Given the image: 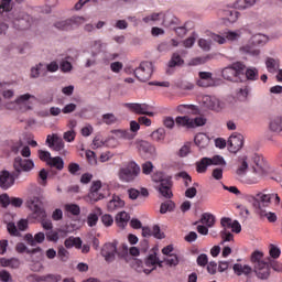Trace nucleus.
Returning <instances> with one entry per match:
<instances>
[{
    "instance_id": "nucleus-3",
    "label": "nucleus",
    "mask_w": 282,
    "mask_h": 282,
    "mask_svg": "<svg viewBox=\"0 0 282 282\" xmlns=\"http://www.w3.org/2000/svg\"><path fill=\"white\" fill-rule=\"evenodd\" d=\"M246 72V64L243 62H234L229 66L223 68L221 76L229 83H237Z\"/></svg>"
},
{
    "instance_id": "nucleus-38",
    "label": "nucleus",
    "mask_w": 282,
    "mask_h": 282,
    "mask_svg": "<svg viewBox=\"0 0 282 282\" xmlns=\"http://www.w3.org/2000/svg\"><path fill=\"white\" fill-rule=\"evenodd\" d=\"M240 166L237 169L236 173L241 176L246 175V171H248V156H242L239 159Z\"/></svg>"
},
{
    "instance_id": "nucleus-9",
    "label": "nucleus",
    "mask_w": 282,
    "mask_h": 282,
    "mask_svg": "<svg viewBox=\"0 0 282 282\" xmlns=\"http://www.w3.org/2000/svg\"><path fill=\"white\" fill-rule=\"evenodd\" d=\"M118 240L112 242H106L101 248V257H104L107 263H113L116 261V254L118 256Z\"/></svg>"
},
{
    "instance_id": "nucleus-62",
    "label": "nucleus",
    "mask_w": 282,
    "mask_h": 282,
    "mask_svg": "<svg viewBox=\"0 0 282 282\" xmlns=\"http://www.w3.org/2000/svg\"><path fill=\"white\" fill-rule=\"evenodd\" d=\"M79 171H80V165L78 163L68 164V172L70 173V175H78Z\"/></svg>"
},
{
    "instance_id": "nucleus-37",
    "label": "nucleus",
    "mask_w": 282,
    "mask_h": 282,
    "mask_svg": "<svg viewBox=\"0 0 282 282\" xmlns=\"http://www.w3.org/2000/svg\"><path fill=\"white\" fill-rule=\"evenodd\" d=\"M175 122L177 127H186L187 129H192V119L188 116L176 117Z\"/></svg>"
},
{
    "instance_id": "nucleus-29",
    "label": "nucleus",
    "mask_w": 282,
    "mask_h": 282,
    "mask_svg": "<svg viewBox=\"0 0 282 282\" xmlns=\"http://www.w3.org/2000/svg\"><path fill=\"white\" fill-rule=\"evenodd\" d=\"M243 76H246L247 80H259V69L254 67H246Z\"/></svg>"
},
{
    "instance_id": "nucleus-23",
    "label": "nucleus",
    "mask_w": 282,
    "mask_h": 282,
    "mask_svg": "<svg viewBox=\"0 0 282 282\" xmlns=\"http://www.w3.org/2000/svg\"><path fill=\"white\" fill-rule=\"evenodd\" d=\"M99 188H102V183L100 181L93 182L90 193L88 195L90 202H100V197H96V195H98Z\"/></svg>"
},
{
    "instance_id": "nucleus-8",
    "label": "nucleus",
    "mask_w": 282,
    "mask_h": 282,
    "mask_svg": "<svg viewBox=\"0 0 282 282\" xmlns=\"http://www.w3.org/2000/svg\"><path fill=\"white\" fill-rule=\"evenodd\" d=\"M132 72L138 80L147 83V80H150L151 76H153V63L142 62L140 66Z\"/></svg>"
},
{
    "instance_id": "nucleus-46",
    "label": "nucleus",
    "mask_w": 282,
    "mask_h": 282,
    "mask_svg": "<svg viewBox=\"0 0 282 282\" xmlns=\"http://www.w3.org/2000/svg\"><path fill=\"white\" fill-rule=\"evenodd\" d=\"M236 94L238 98H240V100H246V98H248V95L250 94V86L245 85L240 87Z\"/></svg>"
},
{
    "instance_id": "nucleus-64",
    "label": "nucleus",
    "mask_w": 282,
    "mask_h": 282,
    "mask_svg": "<svg viewBox=\"0 0 282 282\" xmlns=\"http://www.w3.org/2000/svg\"><path fill=\"white\" fill-rule=\"evenodd\" d=\"M59 68L62 72L67 73V72H72L73 66H72V63H69L67 61H63L59 64Z\"/></svg>"
},
{
    "instance_id": "nucleus-59",
    "label": "nucleus",
    "mask_w": 282,
    "mask_h": 282,
    "mask_svg": "<svg viewBox=\"0 0 282 282\" xmlns=\"http://www.w3.org/2000/svg\"><path fill=\"white\" fill-rule=\"evenodd\" d=\"M152 237H154L155 239H164L166 236L164 235V232H162L158 225H154L152 228Z\"/></svg>"
},
{
    "instance_id": "nucleus-49",
    "label": "nucleus",
    "mask_w": 282,
    "mask_h": 282,
    "mask_svg": "<svg viewBox=\"0 0 282 282\" xmlns=\"http://www.w3.org/2000/svg\"><path fill=\"white\" fill-rule=\"evenodd\" d=\"M102 122H105V124H116L118 117L113 113H105L102 115Z\"/></svg>"
},
{
    "instance_id": "nucleus-27",
    "label": "nucleus",
    "mask_w": 282,
    "mask_h": 282,
    "mask_svg": "<svg viewBox=\"0 0 282 282\" xmlns=\"http://www.w3.org/2000/svg\"><path fill=\"white\" fill-rule=\"evenodd\" d=\"M199 223L204 224L207 228H213L215 226V216L210 213H204Z\"/></svg>"
},
{
    "instance_id": "nucleus-14",
    "label": "nucleus",
    "mask_w": 282,
    "mask_h": 282,
    "mask_svg": "<svg viewBox=\"0 0 282 282\" xmlns=\"http://www.w3.org/2000/svg\"><path fill=\"white\" fill-rule=\"evenodd\" d=\"M204 105L207 107V109H210L212 111H221V109L226 108V104L221 100H219L216 97L206 96L204 98Z\"/></svg>"
},
{
    "instance_id": "nucleus-4",
    "label": "nucleus",
    "mask_w": 282,
    "mask_h": 282,
    "mask_svg": "<svg viewBox=\"0 0 282 282\" xmlns=\"http://www.w3.org/2000/svg\"><path fill=\"white\" fill-rule=\"evenodd\" d=\"M26 206L32 210L34 219H45V217H47V214L43 208L42 196H30L26 199Z\"/></svg>"
},
{
    "instance_id": "nucleus-1",
    "label": "nucleus",
    "mask_w": 282,
    "mask_h": 282,
    "mask_svg": "<svg viewBox=\"0 0 282 282\" xmlns=\"http://www.w3.org/2000/svg\"><path fill=\"white\" fill-rule=\"evenodd\" d=\"M250 261L256 276L261 281H268L270 279V263L263 260V252L259 250L253 251Z\"/></svg>"
},
{
    "instance_id": "nucleus-60",
    "label": "nucleus",
    "mask_w": 282,
    "mask_h": 282,
    "mask_svg": "<svg viewBox=\"0 0 282 282\" xmlns=\"http://www.w3.org/2000/svg\"><path fill=\"white\" fill-rule=\"evenodd\" d=\"M158 263V253H151L147 260H145V265H148V268H151V265H155Z\"/></svg>"
},
{
    "instance_id": "nucleus-15",
    "label": "nucleus",
    "mask_w": 282,
    "mask_h": 282,
    "mask_svg": "<svg viewBox=\"0 0 282 282\" xmlns=\"http://www.w3.org/2000/svg\"><path fill=\"white\" fill-rule=\"evenodd\" d=\"M46 144L50 149H53V151H63V149H65V142H63V139H61L58 134H48L46 138Z\"/></svg>"
},
{
    "instance_id": "nucleus-41",
    "label": "nucleus",
    "mask_w": 282,
    "mask_h": 282,
    "mask_svg": "<svg viewBox=\"0 0 282 282\" xmlns=\"http://www.w3.org/2000/svg\"><path fill=\"white\" fill-rule=\"evenodd\" d=\"M72 23H74V20L70 19V20H65V21H61V22H56L54 24V26L57 29V30H63V31H67V30H72Z\"/></svg>"
},
{
    "instance_id": "nucleus-42",
    "label": "nucleus",
    "mask_w": 282,
    "mask_h": 282,
    "mask_svg": "<svg viewBox=\"0 0 282 282\" xmlns=\"http://www.w3.org/2000/svg\"><path fill=\"white\" fill-rule=\"evenodd\" d=\"M207 162H209V166H226V160H224L220 155H215L212 159L208 158Z\"/></svg>"
},
{
    "instance_id": "nucleus-32",
    "label": "nucleus",
    "mask_w": 282,
    "mask_h": 282,
    "mask_svg": "<svg viewBox=\"0 0 282 282\" xmlns=\"http://www.w3.org/2000/svg\"><path fill=\"white\" fill-rule=\"evenodd\" d=\"M98 215H102V209L100 207H97V214L90 213L87 217V224L90 228H94L96 224H98Z\"/></svg>"
},
{
    "instance_id": "nucleus-48",
    "label": "nucleus",
    "mask_w": 282,
    "mask_h": 282,
    "mask_svg": "<svg viewBox=\"0 0 282 282\" xmlns=\"http://www.w3.org/2000/svg\"><path fill=\"white\" fill-rule=\"evenodd\" d=\"M65 210L70 213V215L78 216L80 215V206L76 204H67L65 205Z\"/></svg>"
},
{
    "instance_id": "nucleus-57",
    "label": "nucleus",
    "mask_w": 282,
    "mask_h": 282,
    "mask_svg": "<svg viewBox=\"0 0 282 282\" xmlns=\"http://www.w3.org/2000/svg\"><path fill=\"white\" fill-rule=\"evenodd\" d=\"M196 263L200 268H206V264L208 263V256L206 253H200L196 259Z\"/></svg>"
},
{
    "instance_id": "nucleus-56",
    "label": "nucleus",
    "mask_w": 282,
    "mask_h": 282,
    "mask_svg": "<svg viewBox=\"0 0 282 282\" xmlns=\"http://www.w3.org/2000/svg\"><path fill=\"white\" fill-rule=\"evenodd\" d=\"M269 268H272L274 272H282V264L279 261L272 260V258H268Z\"/></svg>"
},
{
    "instance_id": "nucleus-35",
    "label": "nucleus",
    "mask_w": 282,
    "mask_h": 282,
    "mask_svg": "<svg viewBox=\"0 0 282 282\" xmlns=\"http://www.w3.org/2000/svg\"><path fill=\"white\" fill-rule=\"evenodd\" d=\"M257 3V0H237L235 6L238 10H246V8H252Z\"/></svg>"
},
{
    "instance_id": "nucleus-34",
    "label": "nucleus",
    "mask_w": 282,
    "mask_h": 282,
    "mask_svg": "<svg viewBox=\"0 0 282 282\" xmlns=\"http://www.w3.org/2000/svg\"><path fill=\"white\" fill-rule=\"evenodd\" d=\"M183 64H184V59L182 58V56H180L178 53H173L167 66L169 67H182Z\"/></svg>"
},
{
    "instance_id": "nucleus-58",
    "label": "nucleus",
    "mask_w": 282,
    "mask_h": 282,
    "mask_svg": "<svg viewBox=\"0 0 282 282\" xmlns=\"http://www.w3.org/2000/svg\"><path fill=\"white\" fill-rule=\"evenodd\" d=\"M220 237L223 239L221 245L226 243V241H232V239H235V236L230 231H227L226 229L220 231Z\"/></svg>"
},
{
    "instance_id": "nucleus-24",
    "label": "nucleus",
    "mask_w": 282,
    "mask_h": 282,
    "mask_svg": "<svg viewBox=\"0 0 282 282\" xmlns=\"http://www.w3.org/2000/svg\"><path fill=\"white\" fill-rule=\"evenodd\" d=\"M269 129L273 133H282V116L272 119L269 123Z\"/></svg>"
},
{
    "instance_id": "nucleus-10",
    "label": "nucleus",
    "mask_w": 282,
    "mask_h": 282,
    "mask_svg": "<svg viewBox=\"0 0 282 282\" xmlns=\"http://www.w3.org/2000/svg\"><path fill=\"white\" fill-rule=\"evenodd\" d=\"M13 169L15 171L13 173H18V176L21 175L22 171H24V173H30V171L34 169V161L18 156L14 159Z\"/></svg>"
},
{
    "instance_id": "nucleus-43",
    "label": "nucleus",
    "mask_w": 282,
    "mask_h": 282,
    "mask_svg": "<svg viewBox=\"0 0 282 282\" xmlns=\"http://www.w3.org/2000/svg\"><path fill=\"white\" fill-rule=\"evenodd\" d=\"M61 279H63V278L58 274H46V275L39 276L36 279V281L58 282V281H61Z\"/></svg>"
},
{
    "instance_id": "nucleus-7",
    "label": "nucleus",
    "mask_w": 282,
    "mask_h": 282,
    "mask_svg": "<svg viewBox=\"0 0 282 282\" xmlns=\"http://www.w3.org/2000/svg\"><path fill=\"white\" fill-rule=\"evenodd\" d=\"M252 206L256 209V213H260L261 210H265L270 208V204H272V196L268 193V189H263L258 193L256 196L251 197Z\"/></svg>"
},
{
    "instance_id": "nucleus-50",
    "label": "nucleus",
    "mask_w": 282,
    "mask_h": 282,
    "mask_svg": "<svg viewBox=\"0 0 282 282\" xmlns=\"http://www.w3.org/2000/svg\"><path fill=\"white\" fill-rule=\"evenodd\" d=\"M269 254L271 259H279L281 257V249L274 245H270Z\"/></svg>"
},
{
    "instance_id": "nucleus-53",
    "label": "nucleus",
    "mask_w": 282,
    "mask_h": 282,
    "mask_svg": "<svg viewBox=\"0 0 282 282\" xmlns=\"http://www.w3.org/2000/svg\"><path fill=\"white\" fill-rule=\"evenodd\" d=\"M143 175H151L153 173V163L151 161H147L141 165Z\"/></svg>"
},
{
    "instance_id": "nucleus-55",
    "label": "nucleus",
    "mask_w": 282,
    "mask_h": 282,
    "mask_svg": "<svg viewBox=\"0 0 282 282\" xmlns=\"http://www.w3.org/2000/svg\"><path fill=\"white\" fill-rule=\"evenodd\" d=\"M225 39H227V41H239V39H241V33L235 31H227L225 32Z\"/></svg>"
},
{
    "instance_id": "nucleus-21",
    "label": "nucleus",
    "mask_w": 282,
    "mask_h": 282,
    "mask_svg": "<svg viewBox=\"0 0 282 282\" xmlns=\"http://www.w3.org/2000/svg\"><path fill=\"white\" fill-rule=\"evenodd\" d=\"M107 208L109 213H113V210H119V208H124V200H122L120 196H112V199L109 200Z\"/></svg>"
},
{
    "instance_id": "nucleus-26",
    "label": "nucleus",
    "mask_w": 282,
    "mask_h": 282,
    "mask_svg": "<svg viewBox=\"0 0 282 282\" xmlns=\"http://www.w3.org/2000/svg\"><path fill=\"white\" fill-rule=\"evenodd\" d=\"M130 219L131 217L127 212H120L116 216V224H118L119 228H124V226H127Z\"/></svg>"
},
{
    "instance_id": "nucleus-11",
    "label": "nucleus",
    "mask_w": 282,
    "mask_h": 282,
    "mask_svg": "<svg viewBox=\"0 0 282 282\" xmlns=\"http://www.w3.org/2000/svg\"><path fill=\"white\" fill-rule=\"evenodd\" d=\"M19 180V173H10L8 171L0 172V188L2 191H8V188H12L14 186V182Z\"/></svg>"
},
{
    "instance_id": "nucleus-13",
    "label": "nucleus",
    "mask_w": 282,
    "mask_h": 282,
    "mask_svg": "<svg viewBox=\"0 0 282 282\" xmlns=\"http://www.w3.org/2000/svg\"><path fill=\"white\" fill-rule=\"evenodd\" d=\"M137 149L139 153H142L147 158H156L158 151L153 147V144L149 143L148 141H138Z\"/></svg>"
},
{
    "instance_id": "nucleus-17",
    "label": "nucleus",
    "mask_w": 282,
    "mask_h": 282,
    "mask_svg": "<svg viewBox=\"0 0 282 282\" xmlns=\"http://www.w3.org/2000/svg\"><path fill=\"white\" fill-rule=\"evenodd\" d=\"M123 107L138 116H144V113H147V111L150 109L149 104H123Z\"/></svg>"
},
{
    "instance_id": "nucleus-47",
    "label": "nucleus",
    "mask_w": 282,
    "mask_h": 282,
    "mask_svg": "<svg viewBox=\"0 0 282 282\" xmlns=\"http://www.w3.org/2000/svg\"><path fill=\"white\" fill-rule=\"evenodd\" d=\"M163 25H165V28H171V25H177V19L173 14L164 15Z\"/></svg>"
},
{
    "instance_id": "nucleus-5",
    "label": "nucleus",
    "mask_w": 282,
    "mask_h": 282,
    "mask_svg": "<svg viewBox=\"0 0 282 282\" xmlns=\"http://www.w3.org/2000/svg\"><path fill=\"white\" fill-rule=\"evenodd\" d=\"M138 175H140V165L133 161H130L124 167L119 170V178L121 182H134Z\"/></svg>"
},
{
    "instance_id": "nucleus-22",
    "label": "nucleus",
    "mask_w": 282,
    "mask_h": 282,
    "mask_svg": "<svg viewBox=\"0 0 282 282\" xmlns=\"http://www.w3.org/2000/svg\"><path fill=\"white\" fill-rule=\"evenodd\" d=\"M15 250L17 252H19L20 254H23V252H26V254H30L31 257L33 254H36V253H41L42 252V249L41 247H36L34 249H28V247L25 246V243L23 242H19L17 246H15Z\"/></svg>"
},
{
    "instance_id": "nucleus-45",
    "label": "nucleus",
    "mask_w": 282,
    "mask_h": 282,
    "mask_svg": "<svg viewBox=\"0 0 282 282\" xmlns=\"http://www.w3.org/2000/svg\"><path fill=\"white\" fill-rule=\"evenodd\" d=\"M166 265H170V268H175V265H180V258L177 254H170L167 258L164 259Z\"/></svg>"
},
{
    "instance_id": "nucleus-44",
    "label": "nucleus",
    "mask_w": 282,
    "mask_h": 282,
    "mask_svg": "<svg viewBox=\"0 0 282 282\" xmlns=\"http://www.w3.org/2000/svg\"><path fill=\"white\" fill-rule=\"evenodd\" d=\"M240 50L245 54H250V56H259V54H261V51H259L258 48H256L254 46H252L250 44L242 46Z\"/></svg>"
},
{
    "instance_id": "nucleus-63",
    "label": "nucleus",
    "mask_w": 282,
    "mask_h": 282,
    "mask_svg": "<svg viewBox=\"0 0 282 282\" xmlns=\"http://www.w3.org/2000/svg\"><path fill=\"white\" fill-rule=\"evenodd\" d=\"M46 239L47 241H58V232L51 229L50 231L46 232Z\"/></svg>"
},
{
    "instance_id": "nucleus-36",
    "label": "nucleus",
    "mask_w": 282,
    "mask_h": 282,
    "mask_svg": "<svg viewBox=\"0 0 282 282\" xmlns=\"http://www.w3.org/2000/svg\"><path fill=\"white\" fill-rule=\"evenodd\" d=\"M225 19L229 23H237V20L239 19V11L237 10L225 11Z\"/></svg>"
},
{
    "instance_id": "nucleus-12",
    "label": "nucleus",
    "mask_w": 282,
    "mask_h": 282,
    "mask_svg": "<svg viewBox=\"0 0 282 282\" xmlns=\"http://www.w3.org/2000/svg\"><path fill=\"white\" fill-rule=\"evenodd\" d=\"M228 151L230 153H239L240 149H243V135L238 132H234L228 139Z\"/></svg>"
},
{
    "instance_id": "nucleus-6",
    "label": "nucleus",
    "mask_w": 282,
    "mask_h": 282,
    "mask_svg": "<svg viewBox=\"0 0 282 282\" xmlns=\"http://www.w3.org/2000/svg\"><path fill=\"white\" fill-rule=\"evenodd\" d=\"M153 182L159 183L156 186V191H159L160 195L164 197L165 199H171L173 197V180L171 176L167 177H159L153 176L152 177Z\"/></svg>"
},
{
    "instance_id": "nucleus-30",
    "label": "nucleus",
    "mask_w": 282,
    "mask_h": 282,
    "mask_svg": "<svg viewBox=\"0 0 282 282\" xmlns=\"http://www.w3.org/2000/svg\"><path fill=\"white\" fill-rule=\"evenodd\" d=\"M111 133L116 134V138L123 140H133L135 134L129 132V130H111Z\"/></svg>"
},
{
    "instance_id": "nucleus-16",
    "label": "nucleus",
    "mask_w": 282,
    "mask_h": 282,
    "mask_svg": "<svg viewBox=\"0 0 282 282\" xmlns=\"http://www.w3.org/2000/svg\"><path fill=\"white\" fill-rule=\"evenodd\" d=\"M199 79L197 80L198 87H215V79H213V73L199 72Z\"/></svg>"
},
{
    "instance_id": "nucleus-51",
    "label": "nucleus",
    "mask_w": 282,
    "mask_h": 282,
    "mask_svg": "<svg viewBox=\"0 0 282 282\" xmlns=\"http://www.w3.org/2000/svg\"><path fill=\"white\" fill-rule=\"evenodd\" d=\"M253 173L256 175H259V177H263V175H268V170H265V163H262V165H253Z\"/></svg>"
},
{
    "instance_id": "nucleus-54",
    "label": "nucleus",
    "mask_w": 282,
    "mask_h": 282,
    "mask_svg": "<svg viewBox=\"0 0 282 282\" xmlns=\"http://www.w3.org/2000/svg\"><path fill=\"white\" fill-rule=\"evenodd\" d=\"M178 113H186V111H197V106L195 105H180L177 107Z\"/></svg>"
},
{
    "instance_id": "nucleus-28",
    "label": "nucleus",
    "mask_w": 282,
    "mask_h": 282,
    "mask_svg": "<svg viewBox=\"0 0 282 282\" xmlns=\"http://www.w3.org/2000/svg\"><path fill=\"white\" fill-rule=\"evenodd\" d=\"M257 214L259 215V217L261 219H263V218L268 219V221H270V224H274L276 221V214L270 212V208L262 209L261 212H257Z\"/></svg>"
},
{
    "instance_id": "nucleus-40",
    "label": "nucleus",
    "mask_w": 282,
    "mask_h": 282,
    "mask_svg": "<svg viewBox=\"0 0 282 282\" xmlns=\"http://www.w3.org/2000/svg\"><path fill=\"white\" fill-rule=\"evenodd\" d=\"M165 135H166V130H164V128H159L158 130L151 133V138L152 140H155V142H162Z\"/></svg>"
},
{
    "instance_id": "nucleus-25",
    "label": "nucleus",
    "mask_w": 282,
    "mask_h": 282,
    "mask_svg": "<svg viewBox=\"0 0 282 282\" xmlns=\"http://www.w3.org/2000/svg\"><path fill=\"white\" fill-rule=\"evenodd\" d=\"M65 248H77L78 250H80V248H83V240L79 237H69L64 241Z\"/></svg>"
},
{
    "instance_id": "nucleus-2",
    "label": "nucleus",
    "mask_w": 282,
    "mask_h": 282,
    "mask_svg": "<svg viewBox=\"0 0 282 282\" xmlns=\"http://www.w3.org/2000/svg\"><path fill=\"white\" fill-rule=\"evenodd\" d=\"M10 3H12V0H0V14L7 18L4 21H11L18 30H28L30 28V21L25 18H17L14 13H10L12 10Z\"/></svg>"
},
{
    "instance_id": "nucleus-52",
    "label": "nucleus",
    "mask_w": 282,
    "mask_h": 282,
    "mask_svg": "<svg viewBox=\"0 0 282 282\" xmlns=\"http://www.w3.org/2000/svg\"><path fill=\"white\" fill-rule=\"evenodd\" d=\"M207 120L204 117H196L195 119H192V124H189V127H192V129H195L197 127H204V124H206Z\"/></svg>"
},
{
    "instance_id": "nucleus-19",
    "label": "nucleus",
    "mask_w": 282,
    "mask_h": 282,
    "mask_svg": "<svg viewBox=\"0 0 282 282\" xmlns=\"http://www.w3.org/2000/svg\"><path fill=\"white\" fill-rule=\"evenodd\" d=\"M232 270L237 276H241V274H245V276H250L252 274V267L248 264H241V263H236L232 267Z\"/></svg>"
},
{
    "instance_id": "nucleus-39",
    "label": "nucleus",
    "mask_w": 282,
    "mask_h": 282,
    "mask_svg": "<svg viewBox=\"0 0 282 282\" xmlns=\"http://www.w3.org/2000/svg\"><path fill=\"white\" fill-rule=\"evenodd\" d=\"M208 166H210L208 158H203L200 162L196 163V171L197 173H206Z\"/></svg>"
},
{
    "instance_id": "nucleus-33",
    "label": "nucleus",
    "mask_w": 282,
    "mask_h": 282,
    "mask_svg": "<svg viewBox=\"0 0 282 282\" xmlns=\"http://www.w3.org/2000/svg\"><path fill=\"white\" fill-rule=\"evenodd\" d=\"M173 210H175V203L173 200H166L161 204V215H166V213H173Z\"/></svg>"
},
{
    "instance_id": "nucleus-18",
    "label": "nucleus",
    "mask_w": 282,
    "mask_h": 282,
    "mask_svg": "<svg viewBox=\"0 0 282 282\" xmlns=\"http://www.w3.org/2000/svg\"><path fill=\"white\" fill-rule=\"evenodd\" d=\"M21 261L17 258H0V268H11L12 270L19 269Z\"/></svg>"
},
{
    "instance_id": "nucleus-61",
    "label": "nucleus",
    "mask_w": 282,
    "mask_h": 282,
    "mask_svg": "<svg viewBox=\"0 0 282 282\" xmlns=\"http://www.w3.org/2000/svg\"><path fill=\"white\" fill-rule=\"evenodd\" d=\"M0 281L2 282H12V274L8 272L7 270L0 271Z\"/></svg>"
},
{
    "instance_id": "nucleus-31",
    "label": "nucleus",
    "mask_w": 282,
    "mask_h": 282,
    "mask_svg": "<svg viewBox=\"0 0 282 282\" xmlns=\"http://www.w3.org/2000/svg\"><path fill=\"white\" fill-rule=\"evenodd\" d=\"M48 166H54L57 169V171H63L65 169V162L61 156L52 158L50 161H47Z\"/></svg>"
},
{
    "instance_id": "nucleus-20",
    "label": "nucleus",
    "mask_w": 282,
    "mask_h": 282,
    "mask_svg": "<svg viewBox=\"0 0 282 282\" xmlns=\"http://www.w3.org/2000/svg\"><path fill=\"white\" fill-rule=\"evenodd\" d=\"M194 142L198 149H206V147L210 144V138H208L206 133L200 132L195 135Z\"/></svg>"
}]
</instances>
